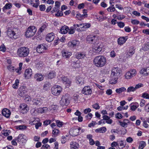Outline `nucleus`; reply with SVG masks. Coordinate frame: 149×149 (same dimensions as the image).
Here are the masks:
<instances>
[{
  "label": "nucleus",
  "instance_id": "f257e3e1",
  "mask_svg": "<svg viewBox=\"0 0 149 149\" xmlns=\"http://www.w3.org/2000/svg\"><path fill=\"white\" fill-rule=\"evenodd\" d=\"M94 65L98 67H102L106 64L107 60L104 56L100 55L95 57L93 61Z\"/></svg>",
  "mask_w": 149,
  "mask_h": 149
},
{
  "label": "nucleus",
  "instance_id": "f03ea898",
  "mask_svg": "<svg viewBox=\"0 0 149 149\" xmlns=\"http://www.w3.org/2000/svg\"><path fill=\"white\" fill-rule=\"evenodd\" d=\"M29 53V48L25 47H22L18 48L17 51V55L20 57L27 56Z\"/></svg>",
  "mask_w": 149,
  "mask_h": 149
},
{
  "label": "nucleus",
  "instance_id": "7ed1b4c3",
  "mask_svg": "<svg viewBox=\"0 0 149 149\" xmlns=\"http://www.w3.org/2000/svg\"><path fill=\"white\" fill-rule=\"evenodd\" d=\"M69 95L66 93L62 95L60 101V105L62 107L66 106L70 103Z\"/></svg>",
  "mask_w": 149,
  "mask_h": 149
},
{
  "label": "nucleus",
  "instance_id": "20e7f679",
  "mask_svg": "<svg viewBox=\"0 0 149 149\" xmlns=\"http://www.w3.org/2000/svg\"><path fill=\"white\" fill-rule=\"evenodd\" d=\"M51 92L52 94L55 96L59 95L62 91L63 89L59 86L55 85L51 88Z\"/></svg>",
  "mask_w": 149,
  "mask_h": 149
},
{
  "label": "nucleus",
  "instance_id": "39448f33",
  "mask_svg": "<svg viewBox=\"0 0 149 149\" xmlns=\"http://www.w3.org/2000/svg\"><path fill=\"white\" fill-rule=\"evenodd\" d=\"M37 29L35 26L29 27L26 32V37L29 38L33 36L36 31Z\"/></svg>",
  "mask_w": 149,
  "mask_h": 149
},
{
  "label": "nucleus",
  "instance_id": "423d86ee",
  "mask_svg": "<svg viewBox=\"0 0 149 149\" xmlns=\"http://www.w3.org/2000/svg\"><path fill=\"white\" fill-rule=\"evenodd\" d=\"M81 128L78 126L74 127L71 128L70 130L69 133L72 136H75L81 134L80 132Z\"/></svg>",
  "mask_w": 149,
  "mask_h": 149
},
{
  "label": "nucleus",
  "instance_id": "0eeeda50",
  "mask_svg": "<svg viewBox=\"0 0 149 149\" xmlns=\"http://www.w3.org/2000/svg\"><path fill=\"white\" fill-rule=\"evenodd\" d=\"M137 74V72L134 69H131L129 71L127 72L124 76L126 79H130L135 76Z\"/></svg>",
  "mask_w": 149,
  "mask_h": 149
},
{
  "label": "nucleus",
  "instance_id": "6e6552de",
  "mask_svg": "<svg viewBox=\"0 0 149 149\" xmlns=\"http://www.w3.org/2000/svg\"><path fill=\"white\" fill-rule=\"evenodd\" d=\"M102 47L101 43H95L93 46V50L95 52L99 53L101 51Z\"/></svg>",
  "mask_w": 149,
  "mask_h": 149
},
{
  "label": "nucleus",
  "instance_id": "1a4fd4ad",
  "mask_svg": "<svg viewBox=\"0 0 149 149\" xmlns=\"http://www.w3.org/2000/svg\"><path fill=\"white\" fill-rule=\"evenodd\" d=\"M120 74V72L119 68H113L112 70L111 77L118 79Z\"/></svg>",
  "mask_w": 149,
  "mask_h": 149
},
{
  "label": "nucleus",
  "instance_id": "9d476101",
  "mask_svg": "<svg viewBox=\"0 0 149 149\" xmlns=\"http://www.w3.org/2000/svg\"><path fill=\"white\" fill-rule=\"evenodd\" d=\"M78 24L79 26V31H85L91 26L90 24L88 23H80Z\"/></svg>",
  "mask_w": 149,
  "mask_h": 149
},
{
  "label": "nucleus",
  "instance_id": "9b49d317",
  "mask_svg": "<svg viewBox=\"0 0 149 149\" xmlns=\"http://www.w3.org/2000/svg\"><path fill=\"white\" fill-rule=\"evenodd\" d=\"M75 30L79 31V29L78 24H74L73 26L70 27L68 31V33L70 34H73L75 32Z\"/></svg>",
  "mask_w": 149,
  "mask_h": 149
},
{
  "label": "nucleus",
  "instance_id": "f8f14e48",
  "mask_svg": "<svg viewBox=\"0 0 149 149\" xmlns=\"http://www.w3.org/2000/svg\"><path fill=\"white\" fill-rule=\"evenodd\" d=\"M27 93V89L24 86H21L19 89V95L22 97L25 96Z\"/></svg>",
  "mask_w": 149,
  "mask_h": 149
},
{
  "label": "nucleus",
  "instance_id": "ddd939ff",
  "mask_svg": "<svg viewBox=\"0 0 149 149\" xmlns=\"http://www.w3.org/2000/svg\"><path fill=\"white\" fill-rule=\"evenodd\" d=\"M44 97L38 98L33 101L34 105L40 106L44 102Z\"/></svg>",
  "mask_w": 149,
  "mask_h": 149
},
{
  "label": "nucleus",
  "instance_id": "4468645a",
  "mask_svg": "<svg viewBox=\"0 0 149 149\" xmlns=\"http://www.w3.org/2000/svg\"><path fill=\"white\" fill-rule=\"evenodd\" d=\"M140 74L146 77L149 74V67L142 68L139 71Z\"/></svg>",
  "mask_w": 149,
  "mask_h": 149
},
{
  "label": "nucleus",
  "instance_id": "2eb2a0df",
  "mask_svg": "<svg viewBox=\"0 0 149 149\" xmlns=\"http://www.w3.org/2000/svg\"><path fill=\"white\" fill-rule=\"evenodd\" d=\"M20 111L22 113H26L29 110L28 106L25 104H21L20 106Z\"/></svg>",
  "mask_w": 149,
  "mask_h": 149
},
{
  "label": "nucleus",
  "instance_id": "dca6fc26",
  "mask_svg": "<svg viewBox=\"0 0 149 149\" xmlns=\"http://www.w3.org/2000/svg\"><path fill=\"white\" fill-rule=\"evenodd\" d=\"M62 81L67 88L69 87L71 85V82L67 78V77L64 76L61 77Z\"/></svg>",
  "mask_w": 149,
  "mask_h": 149
},
{
  "label": "nucleus",
  "instance_id": "f3484780",
  "mask_svg": "<svg viewBox=\"0 0 149 149\" xmlns=\"http://www.w3.org/2000/svg\"><path fill=\"white\" fill-rule=\"evenodd\" d=\"M82 93L86 95H89L91 94L92 91L90 87L85 86L83 89Z\"/></svg>",
  "mask_w": 149,
  "mask_h": 149
},
{
  "label": "nucleus",
  "instance_id": "a211bd4d",
  "mask_svg": "<svg viewBox=\"0 0 149 149\" xmlns=\"http://www.w3.org/2000/svg\"><path fill=\"white\" fill-rule=\"evenodd\" d=\"M62 57L65 58H69L72 55L71 52L65 50H63L61 51Z\"/></svg>",
  "mask_w": 149,
  "mask_h": 149
},
{
  "label": "nucleus",
  "instance_id": "6ab92c4d",
  "mask_svg": "<svg viewBox=\"0 0 149 149\" xmlns=\"http://www.w3.org/2000/svg\"><path fill=\"white\" fill-rule=\"evenodd\" d=\"M127 39V36L120 37L117 40L118 43L119 45L122 46L126 42Z\"/></svg>",
  "mask_w": 149,
  "mask_h": 149
},
{
  "label": "nucleus",
  "instance_id": "aec40b11",
  "mask_svg": "<svg viewBox=\"0 0 149 149\" xmlns=\"http://www.w3.org/2000/svg\"><path fill=\"white\" fill-rule=\"evenodd\" d=\"M79 44V42L76 40L69 41L68 43V46L70 48H73Z\"/></svg>",
  "mask_w": 149,
  "mask_h": 149
},
{
  "label": "nucleus",
  "instance_id": "412c9836",
  "mask_svg": "<svg viewBox=\"0 0 149 149\" xmlns=\"http://www.w3.org/2000/svg\"><path fill=\"white\" fill-rule=\"evenodd\" d=\"M47 49V47L43 45H39L36 49L37 52L39 53L44 52Z\"/></svg>",
  "mask_w": 149,
  "mask_h": 149
},
{
  "label": "nucleus",
  "instance_id": "4be33fe9",
  "mask_svg": "<svg viewBox=\"0 0 149 149\" xmlns=\"http://www.w3.org/2000/svg\"><path fill=\"white\" fill-rule=\"evenodd\" d=\"M96 19L99 21L102 22L106 19V17L103 11H100L99 15L97 16Z\"/></svg>",
  "mask_w": 149,
  "mask_h": 149
},
{
  "label": "nucleus",
  "instance_id": "5701e85b",
  "mask_svg": "<svg viewBox=\"0 0 149 149\" xmlns=\"http://www.w3.org/2000/svg\"><path fill=\"white\" fill-rule=\"evenodd\" d=\"M32 75V72L31 69L29 68L25 70L24 76L27 79L30 78Z\"/></svg>",
  "mask_w": 149,
  "mask_h": 149
},
{
  "label": "nucleus",
  "instance_id": "b1692460",
  "mask_svg": "<svg viewBox=\"0 0 149 149\" xmlns=\"http://www.w3.org/2000/svg\"><path fill=\"white\" fill-rule=\"evenodd\" d=\"M75 57L78 59H82L86 57V54L83 52H77L75 55Z\"/></svg>",
  "mask_w": 149,
  "mask_h": 149
},
{
  "label": "nucleus",
  "instance_id": "393cba45",
  "mask_svg": "<svg viewBox=\"0 0 149 149\" xmlns=\"http://www.w3.org/2000/svg\"><path fill=\"white\" fill-rule=\"evenodd\" d=\"M26 136L23 134H20L19 135L17 139L18 142L20 143H25L26 141L25 139Z\"/></svg>",
  "mask_w": 149,
  "mask_h": 149
},
{
  "label": "nucleus",
  "instance_id": "a878e982",
  "mask_svg": "<svg viewBox=\"0 0 149 149\" xmlns=\"http://www.w3.org/2000/svg\"><path fill=\"white\" fill-rule=\"evenodd\" d=\"M8 36L10 38L16 39V37H15V32L12 30L10 28H8L7 32Z\"/></svg>",
  "mask_w": 149,
  "mask_h": 149
},
{
  "label": "nucleus",
  "instance_id": "bb28decb",
  "mask_svg": "<svg viewBox=\"0 0 149 149\" xmlns=\"http://www.w3.org/2000/svg\"><path fill=\"white\" fill-rule=\"evenodd\" d=\"M2 113L4 116L7 118H8L11 114V112L9 109H4L2 110Z\"/></svg>",
  "mask_w": 149,
  "mask_h": 149
},
{
  "label": "nucleus",
  "instance_id": "cd10ccee",
  "mask_svg": "<svg viewBox=\"0 0 149 149\" xmlns=\"http://www.w3.org/2000/svg\"><path fill=\"white\" fill-rule=\"evenodd\" d=\"M54 38V34L53 33H50L47 34L46 37V39L47 41L51 42L53 40Z\"/></svg>",
  "mask_w": 149,
  "mask_h": 149
},
{
  "label": "nucleus",
  "instance_id": "c85d7f7f",
  "mask_svg": "<svg viewBox=\"0 0 149 149\" xmlns=\"http://www.w3.org/2000/svg\"><path fill=\"white\" fill-rule=\"evenodd\" d=\"M76 83L79 85H82L84 83V78L81 76H78L76 77Z\"/></svg>",
  "mask_w": 149,
  "mask_h": 149
},
{
  "label": "nucleus",
  "instance_id": "c756f323",
  "mask_svg": "<svg viewBox=\"0 0 149 149\" xmlns=\"http://www.w3.org/2000/svg\"><path fill=\"white\" fill-rule=\"evenodd\" d=\"M28 1L33 7L36 8H37L39 4V0H29Z\"/></svg>",
  "mask_w": 149,
  "mask_h": 149
},
{
  "label": "nucleus",
  "instance_id": "7c9ffc66",
  "mask_svg": "<svg viewBox=\"0 0 149 149\" xmlns=\"http://www.w3.org/2000/svg\"><path fill=\"white\" fill-rule=\"evenodd\" d=\"M69 29V27L68 26L64 25L61 28L59 32L62 34H65L67 33Z\"/></svg>",
  "mask_w": 149,
  "mask_h": 149
},
{
  "label": "nucleus",
  "instance_id": "2f4dec72",
  "mask_svg": "<svg viewBox=\"0 0 149 149\" xmlns=\"http://www.w3.org/2000/svg\"><path fill=\"white\" fill-rule=\"evenodd\" d=\"M139 106V104L137 102L132 103L130 105V110L132 111H134Z\"/></svg>",
  "mask_w": 149,
  "mask_h": 149
},
{
  "label": "nucleus",
  "instance_id": "473e14b6",
  "mask_svg": "<svg viewBox=\"0 0 149 149\" xmlns=\"http://www.w3.org/2000/svg\"><path fill=\"white\" fill-rule=\"evenodd\" d=\"M119 122L120 125L123 127H126L127 125V123H129V120L127 119H125L123 121H119Z\"/></svg>",
  "mask_w": 149,
  "mask_h": 149
},
{
  "label": "nucleus",
  "instance_id": "72a5a7b5",
  "mask_svg": "<svg viewBox=\"0 0 149 149\" xmlns=\"http://www.w3.org/2000/svg\"><path fill=\"white\" fill-rule=\"evenodd\" d=\"M71 149H77L79 147L78 143L75 142H71L70 143Z\"/></svg>",
  "mask_w": 149,
  "mask_h": 149
},
{
  "label": "nucleus",
  "instance_id": "f704fd0d",
  "mask_svg": "<svg viewBox=\"0 0 149 149\" xmlns=\"http://www.w3.org/2000/svg\"><path fill=\"white\" fill-rule=\"evenodd\" d=\"M35 79L37 81H40L43 80L44 77L41 74H36L35 75Z\"/></svg>",
  "mask_w": 149,
  "mask_h": 149
},
{
  "label": "nucleus",
  "instance_id": "c9c22d12",
  "mask_svg": "<svg viewBox=\"0 0 149 149\" xmlns=\"http://www.w3.org/2000/svg\"><path fill=\"white\" fill-rule=\"evenodd\" d=\"M96 36L93 35H88L86 38V40L89 43H91L95 39Z\"/></svg>",
  "mask_w": 149,
  "mask_h": 149
},
{
  "label": "nucleus",
  "instance_id": "e433bc0d",
  "mask_svg": "<svg viewBox=\"0 0 149 149\" xmlns=\"http://www.w3.org/2000/svg\"><path fill=\"white\" fill-rule=\"evenodd\" d=\"M107 131V129L105 127H102L97 128L95 130V132L97 133H104Z\"/></svg>",
  "mask_w": 149,
  "mask_h": 149
},
{
  "label": "nucleus",
  "instance_id": "4c0bfd02",
  "mask_svg": "<svg viewBox=\"0 0 149 149\" xmlns=\"http://www.w3.org/2000/svg\"><path fill=\"white\" fill-rule=\"evenodd\" d=\"M40 120L38 118H34L33 120H31L29 121V124L31 125H36L38 122H39Z\"/></svg>",
  "mask_w": 149,
  "mask_h": 149
},
{
  "label": "nucleus",
  "instance_id": "58836bf2",
  "mask_svg": "<svg viewBox=\"0 0 149 149\" xmlns=\"http://www.w3.org/2000/svg\"><path fill=\"white\" fill-rule=\"evenodd\" d=\"M56 73L54 71H52L50 72L48 74L47 78L52 79L54 77L56 76Z\"/></svg>",
  "mask_w": 149,
  "mask_h": 149
},
{
  "label": "nucleus",
  "instance_id": "ea45409f",
  "mask_svg": "<svg viewBox=\"0 0 149 149\" xmlns=\"http://www.w3.org/2000/svg\"><path fill=\"white\" fill-rule=\"evenodd\" d=\"M134 52L135 51L134 47H130L129 52L127 53V55H128L129 56L131 57Z\"/></svg>",
  "mask_w": 149,
  "mask_h": 149
},
{
  "label": "nucleus",
  "instance_id": "a19ab883",
  "mask_svg": "<svg viewBox=\"0 0 149 149\" xmlns=\"http://www.w3.org/2000/svg\"><path fill=\"white\" fill-rule=\"evenodd\" d=\"M126 91V89L124 87H122L120 88H117L116 90V92L118 94H120L123 92H124Z\"/></svg>",
  "mask_w": 149,
  "mask_h": 149
},
{
  "label": "nucleus",
  "instance_id": "79ce46f5",
  "mask_svg": "<svg viewBox=\"0 0 149 149\" xmlns=\"http://www.w3.org/2000/svg\"><path fill=\"white\" fill-rule=\"evenodd\" d=\"M118 78H115V77H111V79L109 80V82L111 84H115L117 82Z\"/></svg>",
  "mask_w": 149,
  "mask_h": 149
},
{
  "label": "nucleus",
  "instance_id": "37998d69",
  "mask_svg": "<svg viewBox=\"0 0 149 149\" xmlns=\"http://www.w3.org/2000/svg\"><path fill=\"white\" fill-rule=\"evenodd\" d=\"M15 127L17 129L21 130H24L26 129L27 126L24 125H22L16 126Z\"/></svg>",
  "mask_w": 149,
  "mask_h": 149
},
{
  "label": "nucleus",
  "instance_id": "c03bdc74",
  "mask_svg": "<svg viewBox=\"0 0 149 149\" xmlns=\"http://www.w3.org/2000/svg\"><path fill=\"white\" fill-rule=\"evenodd\" d=\"M12 7V4L10 3H6L3 8V11H5V10L9 9H10Z\"/></svg>",
  "mask_w": 149,
  "mask_h": 149
},
{
  "label": "nucleus",
  "instance_id": "a18cd8bd",
  "mask_svg": "<svg viewBox=\"0 0 149 149\" xmlns=\"http://www.w3.org/2000/svg\"><path fill=\"white\" fill-rule=\"evenodd\" d=\"M58 109V106L57 105H52L49 107V111L56 110Z\"/></svg>",
  "mask_w": 149,
  "mask_h": 149
},
{
  "label": "nucleus",
  "instance_id": "49530a36",
  "mask_svg": "<svg viewBox=\"0 0 149 149\" xmlns=\"http://www.w3.org/2000/svg\"><path fill=\"white\" fill-rule=\"evenodd\" d=\"M146 145V143L145 141H141L140 142L139 147V149H143Z\"/></svg>",
  "mask_w": 149,
  "mask_h": 149
},
{
  "label": "nucleus",
  "instance_id": "de8ad7c7",
  "mask_svg": "<svg viewBox=\"0 0 149 149\" xmlns=\"http://www.w3.org/2000/svg\"><path fill=\"white\" fill-rule=\"evenodd\" d=\"M51 86L50 83L47 82L45 83L44 85L43 89L45 90H47L49 89Z\"/></svg>",
  "mask_w": 149,
  "mask_h": 149
},
{
  "label": "nucleus",
  "instance_id": "09e8293b",
  "mask_svg": "<svg viewBox=\"0 0 149 149\" xmlns=\"http://www.w3.org/2000/svg\"><path fill=\"white\" fill-rule=\"evenodd\" d=\"M59 133V131L56 129H54L52 131V134L53 136H56Z\"/></svg>",
  "mask_w": 149,
  "mask_h": 149
},
{
  "label": "nucleus",
  "instance_id": "8fccbe9b",
  "mask_svg": "<svg viewBox=\"0 0 149 149\" xmlns=\"http://www.w3.org/2000/svg\"><path fill=\"white\" fill-rule=\"evenodd\" d=\"M19 83V81L18 79H16L15 81V83L13 85V87L14 89H17L18 87V85Z\"/></svg>",
  "mask_w": 149,
  "mask_h": 149
},
{
  "label": "nucleus",
  "instance_id": "3c124183",
  "mask_svg": "<svg viewBox=\"0 0 149 149\" xmlns=\"http://www.w3.org/2000/svg\"><path fill=\"white\" fill-rule=\"evenodd\" d=\"M136 90L135 87L133 86L129 87L127 89V93H130L131 92H134Z\"/></svg>",
  "mask_w": 149,
  "mask_h": 149
},
{
  "label": "nucleus",
  "instance_id": "603ef678",
  "mask_svg": "<svg viewBox=\"0 0 149 149\" xmlns=\"http://www.w3.org/2000/svg\"><path fill=\"white\" fill-rule=\"evenodd\" d=\"M38 109H33L31 110V113L33 116H36L38 113H39L38 112Z\"/></svg>",
  "mask_w": 149,
  "mask_h": 149
},
{
  "label": "nucleus",
  "instance_id": "864d4df0",
  "mask_svg": "<svg viewBox=\"0 0 149 149\" xmlns=\"http://www.w3.org/2000/svg\"><path fill=\"white\" fill-rule=\"evenodd\" d=\"M146 102V101L143 99H141L140 100L139 105L140 107H143L144 106Z\"/></svg>",
  "mask_w": 149,
  "mask_h": 149
},
{
  "label": "nucleus",
  "instance_id": "5fc2aeb1",
  "mask_svg": "<svg viewBox=\"0 0 149 149\" xmlns=\"http://www.w3.org/2000/svg\"><path fill=\"white\" fill-rule=\"evenodd\" d=\"M119 146H121L122 148H124L125 147L126 145V143L125 141H121L119 143Z\"/></svg>",
  "mask_w": 149,
  "mask_h": 149
},
{
  "label": "nucleus",
  "instance_id": "6e6d98bb",
  "mask_svg": "<svg viewBox=\"0 0 149 149\" xmlns=\"http://www.w3.org/2000/svg\"><path fill=\"white\" fill-rule=\"evenodd\" d=\"M76 18H77L79 20H81L82 19L84 18V16L83 14L81 15L79 13L76 15Z\"/></svg>",
  "mask_w": 149,
  "mask_h": 149
},
{
  "label": "nucleus",
  "instance_id": "4d7b16f0",
  "mask_svg": "<svg viewBox=\"0 0 149 149\" xmlns=\"http://www.w3.org/2000/svg\"><path fill=\"white\" fill-rule=\"evenodd\" d=\"M115 9H116L115 7H114L113 5H112L111 6L109 7L107 9V10L108 11L111 12L114 11L115 10Z\"/></svg>",
  "mask_w": 149,
  "mask_h": 149
},
{
  "label": "nucleus",
  "instance_id": "13d9d810",
  "mask_svg": "<svg viewBox=\"0 0 149 149\" xmlns=\"http://www.w3.org/2000/svg\"><path fill=\"white\" fill-rule=\"evenodd\" d=\"M56 122L57 126L59 127H61L63 125V122L59 120H56Z\"/></svg>",
  "mask_w": 149,
  "mask_h": 149
},
{
  "label": "nucleus",
  "instance_id": "bf43d9fd",
  "mask_svg": "<svg viewBox=\"0 0 149 149\" xmlns=\"http://www.w3.org/2000/svg\"><path fill=\"white\" fill-rule=\"evenodd\" d=\"M143 85L141 83H139L137 84H136L135 86V89L136 90V89L139 88L141 87H143Z\"/></svg>",
  "mask_w": 149,
  "mask_h": 149
},
{
  "label": "nucleus",
  "instance_id": "052dcab7",
  "mask_svg": "<svg viewBox=\"0 0 149 149\" xmlns=\"http://www.w3.org/2000/svg\"><path fill=\"white\" fill-rule=\"evenodd\" d=\"M141 97L144 98L148 99H149V95L146 93H143L142 94Z\"/></svg>",
  "mask_w": 149,
  "mask_h": 149
},
{
  "label": "nucleus",
  "instance_id": "680f3d73",
  "mask_svg": "<svg viewBox=\"0 0 149 149\" xmlns=\"http://www.w3.org/2000/svg\"><path fill=\"white\" fill-rule=\"evenodd\" d=\"M92 107L94 109H99L100 108V107L98 103H96L92 105Z\"/></svg>",
  "mask_w": 149,
  "mask_h": 149
},
{
  "label": "nucleus",
  "instance_id": "e2e57ef3",
  "mask_svg": "<svg viewBox=\"0 0 149 149\" xmlns=\"http://www.w3.org/2000/svg\"><path fill=\"white\" fill-rule=\"evenodd\" d=\"M6 49L3 44H2L0 46V51H1L3 52H5L6 51Z\"/></svg>",
  "mask_w": 149,
  "mask_h": 149
},
{
  "label": "nucleus",
  "instance_id": "0e129e2a",
  "mask_svg": "<svg viewBox=\"0 0 149 149\" xmlns=\"http://www.w3.org/2000/svg\"><path fill=\"white\" fill-rule=\"evenodd\" d=\"M131 23L133 25H137L139 24V21L137 19L132 20L131 21Z\"/></svg>",
  "mask_w": 149,
  "mask_h": 149
},
{
  "label": "nucleus",
  "instance_id": "69168bd1",
  "mask_svg": "<svg viewBox=\"0 0 149 149\" xmlns=\"http://www.w3.org/2000/svg\"><path fill=\"white\" fill-rule=\"evenodd\" d=\"M50 146L47 144H45L43 145L41 148L42 149H44V148H45L47 149H50Z\"/></svg>",
  "mask_w": 149,
  "mask_h": 149
},
{
  "label": "nucleus",
  "instance_id": "338daca9",
  "mask_svg": "<svg viewBox=\"0 0 149 149\" xmlns=\"http://www.w3.org/2000/svg\"><path fill=\"white\" fill-rule=\"evenodd\" d=\"M115 117L118 119H120L123 118V116L120 113H117L115 115Z\"/></svg>",
  "mask_w": 149,
  "mask_h": 149
},
{
  "label": "nucleus",
  "instance_id": "774afa93",
  "mask_svg": "<svg viewBox=\"0 0 149 149\" xmlns=\"http://www.w3.org/2000/svg\"><path fill=\"white\" fill-rule=\"evenodd\" d=\"M118 25L120 28L123 27L125 26V24L124 22H120L117 23Z\"/></svg>",
  "mask_w": 149,
  "mask_h": 149
}]
</instances>
